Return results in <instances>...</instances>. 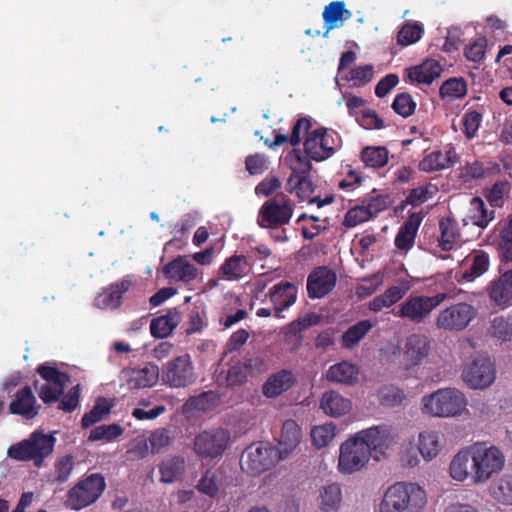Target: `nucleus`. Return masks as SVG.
Here are the masks:
<instances>
[{"label": "nucleus", "instance_id": "obj_56", "mask_svg": "<svg viewBox=\"0 0 512 512\" xmlns=\"http://www.w3.org/2000/svg\"><path fill=\"white\" fill-rule=\"evenodd\" d=\"M336 426L332 423H326L321 426H315L311 430V438L313 444L317 448L326 447L334 438Z\"/></svg>", "mask_w": 512, "mask_h": 512}, {"label": "nucleus", "instance_id": "obj_5", "mask_svg": "<svg viewBox=\"0 0 512 512\" xmlns=\"http://www.w3.org/2000/svg\"><path fill=\"white\" fill-rule=\"evenodd\" d=\"M276 447L268 442H254L242 453L241 469L251 476H259L281 460Z\"/></svg>", "mask_w": 512, "mask_h": 512}, {"label": "nucleus", "instance_id": "obj_21", "mask_svg": "<svg viewBox=\"0 0 512 512\" xmlns=\"http://www.w3.org/2000/svg\"><path fill=\"white\" fill-rule=\"evenodd\" d=\"M269 298L273 304L274 316L282 318L281 313L296 302L297 288L293 283L279 282L270 289Z\"/></svg>", "mask_w": 512, "mask_h": 512}, {"label": "nucleus", "instance_id": "obj_39", "mask_svg": "<svg viewBox=\"0 0 512 512\" xmlns=\"http://www.w3.org/2000/svg\"><path fill=\"white\" fill-rule=\"evenodd\" d=\"M373 324L370 320H360L350 326L341 337V343L344 348L350 349L362 340L372 329Z\"/></svg>", "mask_w": 512, "mask_h": 512}, {"label": "nucleus", "instance_id": "obj_59", "mask_svg": "<svg viewBox=\"0 0 512 512\" xmlns=\"http://www.w3.org/2000/svg\"><path fill=\"white\" fill-rule=\"evenodd\" d=\"M392 109L398 115L402 116L403 118H407L414 114L416 109V102L409 93L402 92L395 96L392 103Z\"/></svg>", "mask_w": 512, "mask_h": 512}, {"label": "nucleus", "instance_id": "obj_14", "mask_svg": "<svg viewBox=\"0 0 512 512\" xmlns=\"http://www.w3.org/2000/svg\"><path fill=\"white\" fill-rule=\"evenodd\" d=\"M337 275L327 266L314 268L307 277V293L311 299H320L336 286Z\"/></svg>", "mask_w": 512, "mask_h": 512}, {"label": "nucleus", "instance_id": "obj_44", "mask_svg": "<svg viewBox=\"0 0 512 512\" xmlns=\"http://www.w3.org/2000/svg\"><path fill=\"white\" fill-rule=\"evenodd\" d=\"M111 408L112 406L108 403L107 399L99 398L93 408L83 415L81 419L82 428H89L95 423L103 420L110 414Z\"/></svg>", "mask_w": 512, "mask_h": 512}, {"label": "nucleus", "instance_id": "obj_4", "mask_svg": "<svg viewBox=\"0 0 512 512\" xmlns=\"http://www.w3.org/2000/svg\"><path fill=\"white\" fill-rule=\"evenodd\" d=\"M423 413L438 416L451 417L462 413L467 405L466 398L457 389H440L422 399Z\"/></svg>", "mask_w": 512, "mask_h": 512}, {"label": "nucleus", "instance_id": "obj_10", "mask_svg": "<svg viewBox=\"0 0 512 512\" xmlns=\"http://www.w3.org/2000/svg\"><path fill=\"white\" fill-rule=\"evenodd\" d=\"M230 442V432L224 428L204 430L195 436L193 450L201 458L215 459L224 454Z\"/></svg>", "mask_w": 512, "mask_h": 512}, {"label": "nucleus", "instance_id": "obj_60", "mask_svg": "<svg viewBox=\"0 0 512 512\" xmlns=\"http://www.w3.org/2000/svg\"><path fill=\"white\" fill-rule=\"evenodd\" d=\"M371 219H373L371 217V213H369L361 203L360 205L350 208L346 212L342 224L346 228H353Z\"/></svg>", "mask_w": 512, "mask_h": 512}, {"label": "nucleus", "instance_id": "obj_2", "mask_svg": "<svg viewBox=\"0 0 512 512\" xmlns=\"http://www.w3.org/2000/svg\"><path fill=\"white\" fill-rule=\"evenodd\" d=\"M55 444L53 434L37 429L27 439L11 445L7 455L17 461H33L36 467H41L44 460L53 453Z\"/></svg>", "mask_w": 512, "mask_h": 512}, {"label": "nucleus", "instance_id": "obj_64", "mask_svg": "<svg viewBox=\"0 0 512 512\" xmlns=\"http://www.w3.org/2000/svg\"><path fill=\"white\" fill-rule=\"evenodd\" d=\"M196 488L199 492L214 497L219 490L216 472L211 469L206 470L198 481Z\"/></svg>", "mask_w": 512, "mask_h": 512}, {"label": "nucleus", "instance_id": "obj_7", "mask_svg": "<svg viewBox=\"0 0 512 512\" xmlns=\"http://www.w3.org/2000/svg\"><path fill=\"white\" fill-rule=\"evenodd\" d=\"M293 211L291 199L284 193H278L262 204L257 224L265 229L280 228L290 222Z\"/></svg>", "mask_w": 512, "mask_h": 512}, {"label": "nucleus", "instance_id": "obj_20", "mask_svg": "<svg viewBox=\"0 0 512 512\" xmlns=\"http://www.w3.org/2000/svg\"><path fill=\"white\" fill-rule=\"evenodd\" d=\"M423 218L424 214L422 212H413L400 226L394 239L395 247L398 250L408 252L413 248Z\"/></svg>", "mask_w": 512, "mask_h": 512}, {"label": "nucleus", "instance_id": "obj_48", "mask_svg": "<svg viewBox=\"0 0 512 512\" xmlns=\"http://www.w3.org/2000/svg\"><path fill=\"white\" fill-rule=\"evenodd\" d=\"M497 249L502 262H512V215L500 231Z\"/></svg>", "mask_w": 512, "mask_h": 512}, {"label": "nucleus", "instance_id": "obj_32", "mask_svg": "<svg viewBox=\"0 0 512 512\" xmlns=\"http://www.w3.org/2000/svg\"><path fill=\"white\" fill-rule=\"evenodd\" d=\"M409 288L408 282H405L401 286L389 287L384 293L376 296L369 302V310L378 313L384 308L391 307L404 297Z\"/></svg>", "mask_w": 512, "mask_h": 512}, {"label": "nucleus", "instance_id": "obj_61", "mask_svg": "<svg viewBox=\"0 0 512 512\" xmlns=\"http://www.w3.org/2000/svg\"><path fill=\"white\" fill-rule=\"evenodd\" d=\"M322 137V148L325 152V160L334 155L336 150L341 147V137L339 134L331 129L321 127L319 128Z\"/></svg>", "mask_w": 512, "mask_h": 512}, {"label": "nucleus", "instance_id": "obj_36", "mask_svg": "<svg viewBox=\"0 0 512 512\" xmlns=\"http://www.w3.org/2000/svg\"><path fill=\"white\" fill-rule=\"evenodd\" d=\"M185 471V460L181 456L164 459L159 465L160 481L173 483L179 480Z\"/></svg>", "mask_w": 512, "mask_h": 512}, {"label": "nucleus", "instance_id": "obj_45", "mask_svg": "<svg viewBox=\"0 0 512 512\" xmlns=\"http://www.w3.org/2000/svg\"><path fill=\"white\" fill-rule=\"evenodd\" d=\"M320 508L323 512L337 510L342 500L341 488L338 484L325 486L320 494Z\"/></svg>", "mask_w": 512, "mask_h": 512}, {"label": "nucleus", "instance_id": "obj_22", "mask_svg": "<svg viewBox=\"0 0 512 512\" xmlns=\"http://www.w3.org/2000/svg\"><path fill=\"white\" fill-rule=\"evenodd\" d=\"M127 386L129 389H144L154 386L159 379V368L154 364H146L142 368L125 370Z\"/></svg>", "mask_w": 512, "mask_h": 512}, {"label": "nucleus", "instance_id": "obj_47", "mask_svg": "<svg viewBox=\"0 0 512 512\" xmlns=\"http://www.w3.org/2000/svg\"><path fill=\"white\" fill-rule=\"evenodd\" d=\"M418 449L426 460H431L440 451L439 437L436 432H422L419 435Z\"/></svg>", "mask_w": 512, "mask_h": 512}, {"label": "nucleus", "instance_id": "obj_53", "mask_svg": "<svg viewBox=\"0 0 512 512\" xmlns=\"http://www.w3.org/2000/svg\"><path fill=\"white\" fill-rule=\"evenodd\" d=\"M37 373L44 379L46 384H53L56 386H66L70 381V377L66 372L60 371L58 368L48 364H40Z\"/></svg>", "mask_w": 512, "mask_h": 512}, {"label": "nucleus", "instance_id": "obj_11", "mask_svg": "<svg viewBox=\"0 0 512 512\" xmlns=\"http://www.w3.org/2000/svg\"><path fill=\"white\" fill-rule=\"evenodd\" d=\"M477 316V309L466 302L457 303L442 310L437 317L436 325L447 331H462Z\"/></svg>", "mask_w": 512, "mask_h": 512}, {"label": "nucleus", "instance_id": "obj_58", "mask_svg": "<svg viewBox=\"0 0 512 512\" xmlns=\"http://www.w3.org/2000/svg\"><path fill=\"white\" fill-rule=\"evenodd\" d=\"M374 76L372 65L357 66L349 71L346 80L351 83L353 87H362L368 84Z\"/></svg>", "mask_w": 512, "mask_h": 512}, {"label": "nucleus", "instance_id": "obj_35", "mask_svg": "<svg viewBox=\"0 0 512 512\" xmlns=\"http://www.w3.org/2000/svg\"><path fill=\"white\" fill-rule=\"evenodd\" d=\"M359 375V369L356 365L342 361L329 367L326 377L329 381L353 384L357 381Z\"/></svg>", "mask_w": 512, "mask_h": 512}, {"label": "nucleus", "instance_id": "obj_27", "mask_svg": "<svg viewBox=\"0 0 512 512\" xmlns=\"http://www.w3.org/2000/svg\"><path fill=\"white\" fill-rule=\"evenodd\" d=\"M296 381L292 371L282 369L272 374L263 385V394L274 398L289 390Z\"/></svg>", "mask_w": 512, "mask_h": 512}, {"label": "nucleus", "instance_id": "obj_16", "mask_svg": "<svg viewBox=\"0 0 512 512\" xmlns=\"http://www.w3.org/2000/svg\"><path fill=\"white\" fill-rule=\"evenodd\" d=\"M355 436L364 446H367L370 454L372 451L384 453L394 443L392 429L386 425L361 430Z\"/></svg>", "mask_w": 512, "mask_h": 512}, {"label": "nucleus", "instance_id": "obj_41", "mask_svg": "<svg viewBox=\"0 0 512 512\" xmlns=\"http://www.w3.org/2000/svg\"><path fill=\"white\" fill-rule=\"evenodd\" d=\"M439 94L443 100L461 99L467 94L466 81L463 78H449L442 83Z\"/></svg>", "mask_w": 512, "mask_h": 512}, {"label": "nucleus", "instance_id": "obj_6", "mask_svg": "<svg viewBox=\"0 0 512 512\" xmlns=\"http://www.w3.org/2000/svg\"><path fill=\"white\" fill-rule=\"evenodd\" d=\"M105 488V478L100 473L90 474L68 491L65 505L79 511L95 503Z\"/></svg>", "mask_w": 512, "mask_h": 512}, {"label": "nucleus", "instance_id": "obj_24", "mask_svg": "<svg viewBox=\"0 0 512 512\" xmlns=\"http://www.w3.org/2000/svg\"><path fill=\"white\" fill-rule=\"evenodd\" d=\"M302 431L298 423L293 419L286 420L282 425L281 436L278 441L277 452L282 459L291 454L299 445Z\"/></svg>", "mask_w": 512, "mask_h": 512}, {"label": "nucleus", "instance_id": "obj_26", "mask_svg": "<svg viewBox=\"0 0 512 512\" xmlns=\"http://www.w3.org/2000/svg\"><path fill=\"white\" fill-rule=\"evenodd\" d=\"M406 71L412 83L430 85L441 76L443 68L437 60L427 59L419 65L408 68Z\"/></svg>", "mask_w": 512, "mask_h": 512}, {"label": "nucleus", "instance_id": "obj_33", "mask_svg": "<svg viewBox=\"0 0 512 512\" xmlns=\"http://www.w3.org/2000/svg\"><path fill=\"white\" fill-rule=\"evenodd\" d=\"M320 407L325 414L340 417L351 409V401L336 391H327L323 394Z\"/></svg>", "mask_w": 512, "mask_h": 512}, {"label": "nucleus", "instance_id": "obj_13", "mask_svg": "<svg viewBox=\"0 0 512 512\" xmlns=\"http://www.w3.org/2000/svg\"><path fill=\"white\" fill-rule=\"evenodd\" d=\"M462 377L469 387L485 389L495 381V365L488 356L480 355L464 368Z\"/></svg>", "mask_w": 512, "mask_h": 512}, {"label": "nucleus", "instance_id": "obj_29", "mask_svg": "<svg viewBox=\"0 0 512 512\" xmlns=\"http://www.w3.org/2000/svg\"><path fill=\"white\" fill-rule=\"evenodd\" d=\"M180 321V311L177 308L170 309L165 315L158 316L151 320V335L155 338H166L172 334Z\"/></svg>", "mask_w": 512, "mask_h": 512}, {"label": "nucleus", "instance_id": "obj_42", "mask_svg": "<svg viewBox=\"0 0 512 512\" xmlns=\"http://www.w3.org/2000/svg\"><path fill=\"white\" fill-rule=\"evenodd\" d=\"M322 134H320L319 128L310 131L304 140V152L307 157L316 161L322 162L325 160V152L322 148Z\"/></svg>", "mask_w": 512, "mask_h": 512}, {"label": "nucleus", "instance_id": "obj_38", "mask_svg": "<svg viewBox=\"0 0 512 512\" xmlns=\"http://www.w3.org/2000/svg\"><path fill=\"white\" fill-rule=\"evenodd\" d=\"M260 363L259 358H249L243 362H237L230 366L227 372L226 381L229 386H239L243 384L252 367Z\"/></svg>", "mask_w": 512, "mask_h": 512}, {"label": "nucleus", "instance_id": "obj_18", "mask_svg": "<svg viewBox=\"0 0 512 512\" xmlns=\"http://www.w3.org/2000/svg\"><path fill=\"white\" fill-rule=\"evenodd\" d=\"M487 294L494 307L504 310L512 306V270L491 281L487 287Z\"/></svg>", "mask_w": 512, "mask_h": 512}, {"label": "nucleus", "instance_id": "obj_55", "mask_svg": "<svg viewBox=\"0 0 512 512\" xmlns=\"http://www.w3.org/2000/svg\"><path fill=\"white\" fill-rule=\"evenodd\" d=\"M423 34V27L418 23L404 24L397 34V43L401 46H409L418 42Z\"/></svg>", "mask_w": 512, "mask_h": 512}, {"label": "nucleus", "instance_id": "obj_52", "mask_svg": "<svg viewBox=\"0 0 512 512\" xmlns=\"http://www.w3.org/2000/svg\"><path fill=\"white\" fill-rule=\"evenodd\" d=\"M378 401L383 406L395 407L406 398L404 391L394 385H385L378 390Z\"/></svg>", "mask_w": 512, "mask_h": 512}, {"label": "nucleus", "instance_id": "obj_8", "mask_svg": "<svg viewBox=\"0 0 512 512\" xmlns=\"http://www.w3.org/2000/svg\"><path fill=\"white\" fill-rule=\"evenodd\" d=\"M446 298V293H437L434 296L410 295L394 315L414 324L424 323L430 317L431 312Z\"/></svg>", "mask_w": 512, "mask_h": 512}, {"label": "nucleus", "instance_id": "obj_43", "mask_svg": "<svg viewBox=\"0 0 512 512\" xmlns=\"http://www.w3.org/2000/svg\"><path fill=\"white\" fill-rule=\"evenodd\" d=\"M489 255L483 251H475L472 255V263L468 269L463 272L462 278L472 281L483 275L489 268Z\"/></svg>", "mask_w": 512, "mask_h": 512}, {"label": "nucleus", "instance_id": "obj_54", "mask_svg": "<svg viewBox=\"0 0 512 512\" xmlns=\"http://www.w3.org/2000/svg\"><path fill=\"white\" fill-rule=\"evenodd\" d=\"M431 188H433L432 185H427L411 189L406 198L400 203L399 208L404 210L408 205L417 207L423 204L433 197L434 191H431Z\"/></svg>", "mask_w": 512, "mask_h": 512}, {"label": "nucleus", "instance_id": "obj_30", "mask_svg": "<svg viewBox=\"0 0 512 512\" xmlns=\"http://www.w3.org/2000/svg\"><path fill=\"white\" fill-rule=\"evenodd\" d=\"M430 344L426 336L410 335L405 343L404 357L410 365H417L428 356Z\"/></svg>", "mask_w": 512, "mask_h": 512}, {"label": "nucleus", "instance_id": "obj_49", "mask_svg": "<svg viewBox=\"0 0 512 512\" xmlns=\"http://www.w3.org/2000/svg\"><path fill=\"white\" fill-rule=\"evenodd\" d=\"M124 432L123 427L117 423L104 424L96 426L90 431L89 441H106L112 442L120 437Z\"/></svg>", "mask_w": 512, "mask_h": 512}, {"label": "nucleus", "instance_id": "obj_25", "mask_svg": "<svg viewBox=\"0 0 512 512\" xmlns=\"http://www.w3.org/2000/svg\"><path fill=\"white\" fill-rule=\"evenodd\" d=\"M250 272V262L244 255L234 254L219 267L218 276L228 281H238Z\"/></svg>", "mask_w": 512, "mask_h": 512}, {"label": "nucleus", "instance_id": "obj_57", "mask_svg": "<svg viewBox=\"0 0 512 512\" xmlns=\"http://www.w3.org/2000/svg\"><path fill=\"white\" fill-rule=\"evenodd\" d=\"M490 334L502 341L512 340V318L496 316L491 321Z\"/></svg>", "mask_w": 512, "mask_h": 512}, {"label": "nucleus", "instance_id": "obj_1", "mask_svg": "<svg viewBox=\"0 0 512 512\" xmlns=\"http://www.w3.org/2000/svg\"><path fill=\"white\" fill-rule=\"evenodd\" d=\"M427 504L426 491L417 483L397 482L385 491L379 512H422Z\"/></svg>", "mask_w": 512, "mask_h": 512}, {"label": "nucleus", "instance_id": "obj_15", "mask_svg": "<svg viewBox=\"0 0 512 512\" xmlns=\"http://www.w3.org/2000/svg\"><path fill=\"white\" fill-rule=\"evenodd\" d=\"M133 283L129 277L111 283L96 295L94 305L102 310H116L122 305L123 296L127 293Z\"/></svg>", "mask_w": 512, "mask_h": 512}, {"label": "nucleus", "instance_id": "obj_12", "mask_svg": "<svg viewBox=\"0 0 512 512\" xmlns=\"http://www.w3.org/2000/svg\"><path fill=\"white\" fill-rule=\"evenodd\" d=\"M367 446L356 436L346 440L340 447L338 469L344 474H351L362 469L370 459Z\"/></svg>", "mask_w": 512, "mask_h": 512}, {"label": "nucleus", "instance_id": "obj_17", "mask_svg": "<svg viewBox=\"0 0 512 512\" xmlns=\"http://www.w3.org/2000/svg\"><path fill=\"white\" fill-rule=\"evenodd\" d=\"M286 186L287 190L290 193L294 192L301 201L307 200L309 204H317L318 208L332 204L335 200L332 194L326 195L323 199L319 196L311 197L315 191V185L310 176H290Z\"/></svg>", "mask_w": 512, "mask_h": 512}, {"label": "nucleus", "instance_id": "obj_63", "mask_svg": "<svg viewBox=\"0 0 512 512\" xmlns=\"http://www.w3.org/2000/svg\"><path fill=\"white\" fill-rule=\"evenodd\" d=\"M447 168L444 154L437 150L426 155L419 162V169L424 172L440 171Z\"/></svg>", "mask_w": 512, "mask_h": 512}, {"label": "nucleus", "instance_id": "obj_40", "mask_svg": "<svg viewBox=\"0 0 512 512\" xmlns=\"http://www.w3.org/2000/svg\"><path fill=\"white\" fill-rule=\"evenodd\" d=\"M388 150L384 146H368L361 151V160L365 167L378 169L388 163Z\"/></svg>", "mask_w": 512, "mask_h": 512}, {"label": "nucleus", "instance_id": "obj_51", "mask_svg": "<svg viewBox=\"0 0 512 512\" xmlns=\"http://www.w3.org/2000/svg\"><path fill=\"white\" fill-rule=\"evenodd\" d=\"M511 185L507 180L497 181L483 191V195L491 206L502 207L505 196H508Z\"/></svg>", "mask_w": 512, "mask_h": 512}, {"label": "nucleus", "instance_id": "obj_28", "mask_svg": "<svg viewBox=\"0 0 512 512\" xmlns=\"http://www.w3.org/2000/svg\"><path fill=\"white\" fill-rule=\"evenodd\" d=\"M351 16V11L345 8L343 1H334L329 3L325 6L322 13L325 28L323 36L327 37L331 30L341 27L343 21L350 19Z\"/></svg>", "mask_w": 512, "mask_h": 512}, {"label": "nucleus", "instance_id": "obj_31", "mask_svg": "<svg viewBox=\"0 0 512 512\" xmlns=\"http://www.w3.org/2000/svg\"><path fill=\"white\" fill-rule=\"evenodd\" d=\"M440 235L437 238L438 246L442 251H451L455 245L461 242V234L457 222L450 218H442L439 221Z\"/></svg>", "mask_w": 512, "mask_h": 512}, {"label": "nucleus", "instance_id": "obj_3", "mask_svg": "<svg viewBox=\"0 0 512 512\" xmlns=\"http://www.w3.org/2000/svg\"><path fill=\"white\" fill-rule=\"evenodd\" d=\"M474 483L488 481L494 474L500 472L505 464L502 451L496 446H487L484 442H477L469 446Z\"/></svg>", "mask_w": 512, "mask_h": 512}, {"label": "nucleus", "instance_id": "obj_23", "mask_svg": "<svg viewBox=\"0 0 512 512\" xmlns=\"http://www.w3.org/2000/svg\"><path fill=\"white\" fill-rule=\"evenodd\" d=\"M164 276L172 281L190 283L198 277V269L183 256H178L163 267Z\"/></svg>", "mask_w": 512, "mask_h": 512}, {"label": "nucleus", "instance_id": "obj_19", "mask_svg": "<svg viewBox=\"0 0 512 512\" xmlns=\"http://www.w3.org/2000/svg\"><path fill=\"white\" fill-rule=\"evenodd\" d=\"M40 407L41 406L37 404L32 388L25 386L15 394V398L9 404V412L31 420L38 415Z\"/></svg>", "mask_w": 512, "mask_h": 512}, {"label": "nucleus", "instance_id": "obj_37", "mask_svg": "<svg viewBox=\"0 0 512 512\" xmlns=\"http://www.w3.org/2000/svg\"><path fill=\"white\" fill-rule=\"evenodd\" d=\"M467 218L473 225L484 229L494 219V211L488 212L484 201L480 197H473Z\"/></svg>", "mask_w": 512, "mask_h": 512}, {"label": "nucleus", "instance_id": "obj_9", "mask_svg": "<svg viewBox=\"0 0 512 512\" xmlns=\"http://www.w3.org/2000/svg\"><path fill=\"white\" fill-rule=\"evenodd\" d=\"M162 381L171 388H186L194 384L197 374L188 353L168 361L162 369Z\"/></svg>", "mask_w": 512, "mask_h": 512}, {"label": "nucleus", "instance_id": "obj_34", "mask_svg": "<svg viewBox=\"0 0 512 512\" xmlns=\"http://www.w3.org/2000/svg\"><path fill=\"white\" fill-rule=\"evenodd\" d=\"M501 173L500 165L496 162H483L475 160L467 162L461 170V176L465 181L478 180L481 178L498 175Z\"/></svg>", "mask_w": 512, "mask_h": 512}, {"label": "nucleus", "instance_id": "obj_62", "mask_svg": "<svg viewBox=\"0 0 512 512\" xmlns=\"http://www.w3.org/2000/svg\"><path fill=\"white\" fill-rule=\"evenodd\" d=\"M492 494L499 502L507 505L512 504V476L502 477L492 487Z\"/></svg>", "mask_w": 512, "mask_h": 512}, {"label": "nucleus", "instance_id": "obj_46", "mask_svg": "<svg viewBox=\"0 0 512 512\" xmlns=\"http://www.w3.org/2000/svg\"><path fill=\"white\" fill-rule=\"evenodd\" d=\"M471 459L469 447L458 452L450 463V476L457 481H464L468 475V463Z\"/></svg>", "mask_w": 512, "mask_h": 512}, {"label": "nucleus", "instance_id": "obj_50", "mask_svg": "<svg viewBox=\"0 0 512 512\" xmlns=\"http://www.w3.org/2000/svg\"><path fill=\"white\" fill-rule=\"evenodd\" d=\"M362 204L366 210L371 213V217L374 218L391 205V200L389 195L377 194L376 189H373L371 193L363 199Z\"/></svg>", "mask_w": 512, "mask_h": 512}]
</instances>
